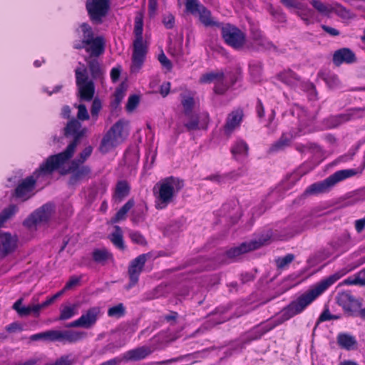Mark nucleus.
<instances>
[{
	"instance_id": "nucleus-1",
	"label": "nucleus",
	"mask_w": 365,
	"mask_h": 365,
	"mask_svg": "<svg viewBox=\"0 0 365 365\" xmlns=\"http://www.w3.org/2000/svg\"><path fill=\"white\" fill-rule=\"evenodd\" d=\"M341 277V275L340 274L334 273L312 286L307 291L298 296L282 310L281 317L282 320L287 321L294 316L302 313L313 302Z\"/></svg>"
},
{
	"instance_id": "nucleus-2",
	"label": "nucleus",
	"mask_w": 365,
	"mask_h": 365,
	"mask_svg": "<svg viewBox=\"0 0 365 365\" xmlns=\"http://www.w3.org/2000/svg\"><path fill=\"white\" fill-rule=\"evenodd\" d=\"M86 131L87 129L82 128L81 123L79 120L76 118L70 120L64 128V135L66 138L73 137V140L63 151L48 156L41 170L49 173L54 172L63 167L73 155L76 148Z\"/></svg>"
},
{
	"instance_id": "nucleus-3",
	"label": "nucleus",
	"mask_w": 365,
	"mask_h": 365,
	"mask_svg": "<svg viewBox=\"0 0 365 365\" xmlns=\"http://www.w3.org/2000/svg\"><path fill=\"white\" fill-rule=\"evenodd\" d=\"M184 186V180L177 177L169 176L161 180L153 190L155 207L158 210L167 208Z\"/></svg>"
},
{
	"instance_id": "nucleus-4",
	"label": "nucleus",
	"mask_w": 365,
	"mask_h": 365,
	"mask_svg": "<svg viewBox=\"0 0 365 365\" xmlns=\"http://www.w3.org/2000/svg\"><path fill=\"white\" fill-rule=\"evenodd\" d=\"M143 16L141 13L138 12L134 19L133 34L135 39L133 43L132 72H138L141 68L148 52V46L143 40Z\"/></svg>"
},
{
	"instance_id": "nucleus-5",
	"label": "nucleus",
	"mask_w": 365,
	"mask_h": 365,
	"mask_svg": "<svg viewBox=\"0 0 365 365\" xmlns=\"http://www.w3.org/2000/svg\"><path fill=\"white\" fill-rule=\"evenodd\" d=\"M356 174V170L354 169L338 170L323 181L313 183L307 187L304 193L306 195H314L326 192L336 183L351 178Z\"/></svg>"
},
{
	"instance_id": "nucleus-6",
	"label": "nucleus",
	"mask_w": 365,
	"mask_h": 365,
	"mask_svg": "<svg viewBox=\"0 0 365 365\" xmlns=\"http://www.w3.org/2000/svg\"><path fill=\"white\" fill-rule=\"evenodd\" d=\"M46 163V160L42 163L31 175L23 179L16 187L13 195L22 201H26L32 197L35 192L36 180L41 175H51L53 172H46L41 170V168Z\"/></svg>"
},
{
	"instance_id": "nucleus-7",
	"label": "nucleus",
	"mask_w": 365,
	"mask_h": 365,
	"mask_svg": "<svg viewBox=\"0 0 365 365\" xmlns=\"http://www.w3.org/2000/svg\"><path fill=\"white\" fill-rule=\"evenodd\" d=\"M272 237L270 230L262 233L258 239L252 240L250 242H242L238 247H232L226 252V255L229 258H235L242 254L257 250L262 246L269 244Z\"/></svg>"
},
{
	"instance_id": "nucleus-8",
	"label": "nucleus",
	"mask_w": 365,
	"mask_h": 365,
	"mask_svg": "<svg viewBox=\"0 0 365 365\" xmlns=\"http://www.w3.org/2000/svg\"><path fill=\"white\" fill-rule=\"evenodd\" d=\"M123 128L124 123L121 120H118L110 127L101 140L100 145L101 152L107 153L123 141Z\"/></svg>"
},
{
	"instance_id": "nucleus-9",
	"label": "nucleus",
	"mask_w": 365,
	"mask_h": 365,
	"mask_svg": "<svg viewBox=\"0 0 365 365\" xmlns=\"http://www.w3.org/2000/svg\"><path fill=\"white\" fill-rule=\"evenodd\" d=\"M336 302L347 317H356L357 310L362 305L363 299L356 297L351 291L347 290L336 294Z\"/></svg>"
},
{
	"instance_id": "nucleus-10",
	"label": "nucleus",
	"mask_w": 365,
	"mask_h": 365,
	"mask_svg": "<svg viewBox=\"0 0 365 365\" xmlns=\"http://www.w3.org/2000/svg\"><path fill=\"white\" fill-rule=\"evenodd\" d=\"M221 35L225 43L235 49L242 48L246 41L245 34L237 26L227 24L220 27Z\"/></svg>"
},
{
	"instance_id": "nucleus-11",
	"label": "nucleus",
	"mask_w": 365,
	"mask_h": 365,
	"mask_svg": "<svg viewBox=\"0 0 365 365\" xmlns=\"http://www.w3.org/2000/svg\"><path fill=\"white\" fill-rule=\"evenodd\" d=\"M110 0H87L86 8L91 21L100 24L110 9Z\"/></svg>"
},
{
	"instance_id": "nucleus-12",
	"label": "nucleus",
	"mask_w": 365,
	"mask_h": 365,
	"mask_svg": "<svg viewBox=\"0 0 365 365\" xmlns=\"http://www.w3.org/2000/svg\"><path fill=\"white\" fill-rule=\"evenodd\" d=\"M57 170H59V173L61 175H66L68 173L71 174L68 180L70 185H74L82 180L89 179L91 175L90 166L78 164V162H71L68 169H64L61 167Z\"/></svg>"
},
{
	"instance_id": "nucleus-13",
	"label": "nucleus",
	"mask_w": 365,
	"mask_h": 365,
	"mask_svg": "<svg viewBox=\"0 0 365 365\" xmlns=\"http://www.w3.org/2000/svg\"><path fill=\"white\" fill-rule=\"evenodd\" d=\"M54 212V205L51 202L43 205L32 212L24 222V225L31 227L41 223H46Z\"/></svg>"
},
{
	"instance_id": "nucleus-14",
	"label": "nucleus",
	"mask_w": 365,
	"mask_h": 365,
	"mask_svg": "<svg viewBox=\"0 0 365 365\" xmlns=\"http://www.w3.org/2000/svg\"><path fill=\"white\" fill-rule=\"evenodd\" d=\"M101 315L99 307H92L83 313L78 319L66 325V327H82L89 329L93 327Z\"/></svg>"
},
{
	"instance_id": "nucleus-15",
	"label": "nucleus",
	"mask_w": 365,
	"mask_h": 365,
	"mask_svg": "<svg viewBox=\"0 0 365 365\" xmlns=\"http://www.w3.org/2000/svg\"><path fill=\"white\" fill-rule=\"evenodd\" d=\"M147 260V255L142 254L133 259L128 267V276L130 287L135 285L138 280L140 273L143 272V267Z\"/></svg>"
},
{
	"instance_id": "nucleus-16",
	"label": "nucleus",
	"mask_w": 365,
	"mask_h": 365,
	"mask_svg": "<svg viewBox=\"0 0 365 365\" xmlns=\"http://www.w3.org/2000/svg\"><path fill=\"white\" fill-rule=\"evenodd\" d=\"M244 112L242 108L232 110L227 116L223 131L226 136H230L234 130L239 128L243 120Z\"/></svg>"
},
{
	"instance_id": "nucleus-17",
	"label": "nucleus",
	"mask_w": 365,
	"mask_h": 365,
	"mask_svg": "<svg viewBox=\"0 0 365 365\" xmlns=\"http://www.w3.org/2000/svg\"><path fill=\"white\" fill-rule=\"evenodd\" d=\"M356 60V54L349 48H341L335 51L332 56V62L336 66L343 63L351 64Z\"/></svg>"
},
{
	"instance_id": "nucleus-18",
	"label": "nucleus",
	"mask_w": 365,
	"mask_h": 365,
	"mask_svg": "<svg viewBox=\"0 0 365 365\" xmlns=\"http://www.w3.org/2000/svg\"><path fill=\"white\" fill-rule=\"evenodd\" d=\"M17 246V238L9 232L0 233V257H5L14 252Z\"/></svg>"
},
{
	"instance_id": "nucleus-19",
	"label": "nucleus",
	"mask_w": 365,
	"mask_h": 365,
	"mask_svg": "<svg viewBox=\"0 0 365 365\" xmlns=\"http://www.w3.org/2000/svg\"><path fill=\"white\" fill-rule=\"evenodd\" d=\"M85 61L87 63L92 80L103 81L105 76V70L101 63L96 58L86 57Z\"/></svg>"
},
{
	"instance_id": "nucleus-20",
	"label": "nucleus",
	"mask_w": 365,
	"mask_h": 365,
	"mask_svg": "<svg viewBox=\"0 0 365 365\" xmlns=\"http://www.w3.org/2000/svg\"><path fill=\"white\" fill-rule=\"evenodd\" d=\"M130 185L127 180H118L115 185L112 200L115 203H120L130 192Z\"/></svg>"
},
{
	"instance_id": "nucleus-21",
	"label": "nucleus",
	"mask_w": 365,
	"mask_h": 365,
	"mask_svg": "<svg viewBox=\"0 0 365 365\" xmlns=\"http://www.w3.org/2000/svg\"><path fill=\"white\" fill-rule=\"evenodd\" d=\"M230 152L236 160H242L248 156L249 145L244 140L237 139L232 145Z\"/></svg>"
},
{
	"instance_id": "nucleus-22",
	"label": "nucleus",
	"mask_w": 365,
	"mask_h": 365,
	"mask_svg": "<svg viewBox=\"0 0 365 365\" xmlns=\"http://www.w3.org/2000/svg\"><path fill=\"white\" fill-rule=\"evenodd\" d=\"M105 51L104 39L101 36H97L91 41L86 48V51L89 53L88 57L96 58L102 55Z\"/></svg>"
},
{
	"instance_id": "nucleus-23",
	"label": "nucleus",
	"mask_w": 365,
	"mask_h": 365,
	"mask_svg": "<svg viewBox=\"0 0 365 365\" xmlns=\"http://www.w3.org/2000/svg\"><path fill=\"white\" fill-rule=\"evenodd\" d=\"M151 354V350L148 346H140L129 350L123 354V360L125 361H140L146 358Z\"/></svg>"
},
{
	"instance_id": "nucleus-24",
	"label": "nucleus",
	"mask_w": 365,
	"mask_h": 365,
	"mask_svg": "<svg viewBox=\"0 0 365 365\" xmlns=\"http://www.w3.org/2000/svg\"><path fill=\"white\" fill-rule=\"evenodd\" d=\"M91 257L94 262L101 265H105L109 261H114L113 253L106 247L94 249Z\"/></svg>"
},
{
	"instance_id": "nucleus-25",
	"label": "nucleus",
	"mask_w": 365,
	"mask_h": 365,
	"mask_svg": "<svg viewBox=\"0 0 365 365\" xmlns=\"http://www.w3.org/2000/svg\"><path fill=\"white\" fill-rule=\"evenodd\" d=\"M277 78L287 86L294 87L301 83V77L291 69L279 73Z\"/></svg>"
},
{
	"instance_id": "nucleus-26",
	"label": "nucleus",
	"mask_w": 365,
	"mask_h": 365,
	"mask_svg": "<svg viewBox=\"0 0 365 365\" xmlns=\"http://www.w3.org/2000/svg\"><path fill=\"white\" fill-rule=\"evenodd\" d=\"M338 345L347 351L353 350L357 345V341L354 336L344 332L339 333L336 336Z\"/></svg>"
},
{
	"instance_id": "nucleus-27",
	"label": "nucleus",
	"mask_w": 365,
	"mask_h": 365,
	"mask_svg": "<svg viewBox=\"0 0 365 365\" xmlns=\"http://www.w3.org/2000/svg\"><path fill=\"white\" fill-rule=\"evenodd\" d=\"M199 20L205 27H217L222 26V23L216 21L212 16L211 11L205 6H201L199 11Z\"/></svg>"
},
{
	"instance_id": "nucleus-28",
	"label": "nucleus",
	"mask_w": 365,
	"mask_h": 365,
	"mask_svg": "<svg viewBox=\"0 0 365 365\" xmlns=\"http://www.w3.org/2000/svg\"><path fill=\"white\" fill-rule=\"evenodd\" d=\"M77 87L81 100L90 101L93 99L95 93V85L93 81Z\"/></svg>"
},
{
	"instance_id": "nucleus-29",
	"label": "nucleus",
	"mask_w": 365,
	"mask_h": 365,
	"mask_svg": "<svg viewBox=\"0 0 365 365\" xmlns=\"http://www.w3.org/2000/svg\"><path fill=\"white\" fill-rule=\"evenodd\" d=\"M292 136L287 133H282L280 138L270 147V152H278L289 146Z\"/></svg>"
},
{
	"instance_id": "nucleus-30",
	"label": "nucleus",
	"mask_w": 365,
	"mask_h": 365,
	"mask_svg": "<svg viewBox=\"0 0 365 365\" xmlns=\"http://www.w3.org/2000/svg\"><path fill=\"white\" fill-rule=\"evenodd\" d=\"M135 201L133 198L128 200L123 206L116 212L114 217L111 218L113 223L118 222L126 218L127 213L133 207Z\"/></svg>"
},
{
	"instance_id": "nucleus-31",
	"label": "nucleus",
	"mask_w": 365,
	"mask_h": 365,
	"mask_svg": "<svg viewBox=\"0 0 365 365\" xmlns=\"http://www.w3.org/2000/svg\"><path fill=\"white\" fill-rule=\"evenodd\" d=\"M109 239L115 247L120 250H125V245L123 240V232L119 226H115V231L110 234Z\"/></svg>"
},
{
	"instance_id": "nucleus-32",
	"label": "nucleus",
	"mask_w": 365,
	"mask_h": 365,
	"mask_svg": "<svg viewBox=\"0 0 365 365\" xmlns=\"http://www.w3.org/2000/svg\"><path fill=\"white\" fill-rule=\"evenodd\" d=\"M181 104L183 108V114L185 115H190L195 105L193 96L190 94H181Z\"/></svg>"
},
{
	"instance_id": "nucleus-33",
	"label": "nucleus",
	"mask_w": 365,
	"mask_h": 365,
	"mask_svg": "<svg viewBox=\"0 0 365 365\" xmlns=\"http://www.w3.org/2000/svg\"><path fill=\"white\" fill-rule=\"evenodd\" d=\"M225 78V73L223 71H217V72H209L202 74L200 79L199 82L200 83H210L212 82H217L219 80H222Z\"/></svg>"
},
{
	"instance_id": "nucleus-34",
	"label": "nucleus",
	"mask_w": 365,
	"mask_h": 365,
	"mask_svg": "<svg viewBox=\"0 0 365 365\" xmlns=\"http://www.w3.org/2000/svg\"><path fill=\"white\" fill-rule=\"evenodd\" d=\"M19 210L17 205L11 204L0 213V227L5 222L11 218Z\"/></svg>"
},
{
	"instance_id": "nucleus-35",
	"label": "nucleus",
	"mask_w": 365,
	"mask_h": 365,
	"mask_svg": "<svg viewBox=\"0 0 365 365\" xmlns=\"http://www.w3.org/2000/svg\"><path fill=\"white\" fill-rule=\"evenodd\" d=\"M188 118V121L184 123L183 125L187 130V131H193L200 129L199 123H200V118L198 115L194 114L191 113L190 115H185Z\"/></svg>"
},
{
	"instance_id": "nucleus-36",
	"label": "nucleus",
	"mask_w": 365,
	"mask_h": 365,
	"mask_svg": "<svg viewBox=\"0 0 365 365\" xmlns=\"http://www.w3.org/2000/svg\"><path fill=\"white\" fill-rule=\"evenodd\" d=\"M349 121L365 118V107L351 108L346 110Z\"/></svg>"
},
{
	"instance_id": "nucleus-37",
	"label": "nucleus",
	"mask_w": 365,
	"mask_h": 365,
	"mask_svg": "<svg viewBox=\"0 0 365 365\" xmlns=\"http://www.w3.org/2000/svg\"><path fill=\"white\" fill-rule=\"evenodd\" d=\"M126 313L125 307L123 303H119L115 306L111 307L108 309V316L120 319L125 316Z\"/></svg>"
},
{
	"instance_id": "nucleus-38",
	"label": "nucleus",
	"mask_w": 365,
	"mask_h": 365,
	"mask_svg": "<svg viewBox=\"0 0 365 365\" xmlns=\"http://www.w3.org/2000/svg\"><path fill=\"white\" fill-rule=\"evenodd\" d=\"M81 29L83 33V43L88 45L91 41L95 39L93 29L87 23H83L81 25Z\"/></svg>"
},
{
	"instance_id": "nucleus-39",
	"label": "nucleus",
	"mask_w": 365,
	"mask_h": 365,
	"mask_svg": "<svg viewBox=\"0 0 365 365\" xmlns=\"http://www.w3.org/2000/svg\"><path fill=\"white\" fill-rule=\"evenodd\" d=\"M76 83L77 86L86 84L91 80L88 79L87 70L86 68H77L75 70Z\"/></svg>"
},
{
	"instance_id": "nucleus-40",
	"label": "nucleus",
	"mask_w": 365,
	"mask_h": 365,
	"mask_svg": "<svg viewBox=\"0 0 365 365\" xmlns=\"http://www.w3.org/2000/svg\"><path fill=\"white\" fill-rule=\"evenodd\" d=\"M68 343L74 344L86 337L87 334L82 331L68 329Z\"/></svg>"
},
{
	"instance_id": "nucleus-41",
	"label": "nucleus",
	"mask_w": 365,
	"mask_h": 365,
	"mask_svg": "<svg viewBox=\"0 0 365 365\" xmlns=\"http://www.w3.org/2000/svg\"><path fill=\"white\" fill-rule=\"evenodd\" d=\"M51 341H59L63 344L68 343V331L67 330H51Z\"/></svg>"
},
{
	"instance_id": "nucleus-42",
	"label": "nucleus",
	"mask_w": 365,
	"mask_h": 365,
	"mask_svg": "<svg viewBox=\"0 0 365 365\" xmlns=\"http://www.w3.org/2000/svg\"><path fill=\"white\" fill-rule=\"evenodd\" d=\"M305 173H302L300 170H297L292 172L290 174H288L285 179L288 184V187H291L294 186L295 183L298 182Z\"/></svg>"
},
{
	"instance_id": "nucleus-43",
	"label": "nucleus",
	"mask_w": 365,
	"mask_h": 365,
	"mask_svg": "<svg viewBox=\"0 0 365 365\" xmlns=\"http://www.w3.org/2000/svg\"><path fill=\"white\" fill-rule=\"evenodd\" d=\"M305 173H302L300 170H297L292 172L290 174H288L285 179L288 184V187H291L294 186L295 183L298 182Z\"/></svg>"
},
{
	"instance_id": "nucleus-44",
	"label": "nucleus",
	"mask_w": 365,
	"mask_h": 365,
	"mask_svg": "<svg viewBox=\"0 0 365 365\" xmlns=\"http://www.w3.org/2000/svg\"><path fill=\"white\" fill-rule=\"evenodd\" d=\"M75 363V359L72 354L63 355L56 360L54 363L46 364L45 365H73Z\"/></svg>"
},
{
	"instance_id": "nucleus-45",
	"label": "nucleus",
	"mask_w": 365,
	"mask_h": 365,
	"mask_svg": "<svg viewBox=\"0 0 365 365\" xmlns=\"http://www.w3.org/2000/svg\"><path fill=\"white\" fill-rule=\"evenodd\" d=\"M294 259L293 254H287L282 257H279L276 259V264L278 269H284L289 265Z\"/></svg>"
},
{
	"instance_id": "nucleus-46",
	"label": "nucleus",
	"mask_w": 365,
	"mask_h": 365,
	"mask_svg": "<svg viewBox=\"0 0 365 365\" xmlns=\"http://www.w3.org/2000/svg\"><path fill=\"white\" fill-rule=\"evenodd\" d=\"M202 6L197 0H186L185 2L186 10L192 14L199 13Z\"/></svg>"
},
{
	"instance_id": "nucleus-47",
	"label": "nucleus",
	"mask_w": 365,
	"mask_h": 365,
	"mask_svg": "<svg viewBox=\"0 0 365 365\" xmlns=\"http://www.w3.org/2000/svg\"><path fill=\"white\" fill-rule=\"evenodd\" d=\"M129 237L133 243L145 245L147 244V241L144 236L138 231H131L129 233Z\"/></svg>"
},
{
	"instance_id": "nucleus-48",
	"label": "nucleus",
	"mask_w": 365,
	"mask_h": 365,
	"mask_svg": "<svg viewBox=\"0 0 365 365\" xmlns=\"http://www.w3.org/2000/svg\"><path fill=\"white\" fill-rule=\"evenodd\" d=\"M229 88V86L225 81L224 78L215 83L213 91L217 95L225 94Z\"/></svg>"
},
{
	"instance_id": "nucleus-49",
	"label": "nucleus",
	"mask_w": 365,
	"mask_h": 365,
	"mask_svg": "<svg viewBox=\"0 0 365 365\" xmlns=\"http://www.w3.org/2000/svg\"><path fill=\"white\" fill-rule=\"evenodd\" d=\"M93 148L91 146L86 147L78 155L77 159L72 162H78V164H83L88 158L91 155Z\"/></svg>"
},
{
	"instance_id": "nucleus-50",
	"label": "nucleus",
	"mask_w": 365,
	"mask_h": 365,
	"mask_svg": "<svg viewBox=\"0 0 365 365\" xmlns=\"http://www.w3.org/2000/svg\"><path fill=\"white\" fill-rule=\"evenodd\" d=\"M263 71V64L260 61H257L250 65V72L252 76L259 78L262 76Z\"/></svg>"
},
{
	"instance_id": "nucleus-51",
	"label": "nucleus",
	"mask_w": 365,
	"mask_h": 365,
	"mask_svg": "<svg viewBox=\"0 0 365 365\" xmlns=\"http://www.w3.org/2000/svg\"><path fill=\"white\" fill-rule=\"evenodd\" d=\"M102 108L101 101L99 98H95L91 105V113L92 118L94 119V120H96L98 116V113L101 111Z\"/></svg>"
},
{
	"instance_id": "nucleus-52",
	"label": "nucleus",
	"mask_w": 365,
	"mask_h": 365,
	"mask_svg": "<svg viewBox=\"0 0 365 365\" xmlns=\"http://www.w3.org/2000/svg\"><path fill=\"white\" fill-rule=\"evenodd\" d=\"M75 315V308L73 307H65L60 312L59 320H66L71 319Z\"/></svg>"
},
{
	"instance_id": "nucleus-53",
	"label": "nucleus",
	"mask_w": 365,
	"mask_h": 365,
	"mask_svg": "<svg viewBox=\"0 0 365 365\" xmlns=\"http://www.w3.org/2000/svg\"><path fill=\"white\" fill-rule=\"evenodd\" d=\"M78 113H77V120H87L89 119L90 116L88 113L86 106L84 104H79L77 106Z\"/></svg>"
},
{
	"instance_id": "nucleus-54",
	"label": "nucleus",
	"mask_w": 365,
	"mask_h": 365,
	"mask_svg": "<svg viewBox=\"0 0 365 365\" xmlns=\"http://www.w3.org/2000/svg\"><path fill=\"white\" fill-rule=\"evenodd\" d=\"M51 336H52L51 330H48L46 331L32 334L30 336V339L31 341H37V340L43 339V340L51 341Z\"/></svg>"
},
{
	"instance_id": "nucleus-55",
	"label": "nucleus",
	"mask_w": 365,
	"mask_h": 365,
	"mask_svg": "<svg viewBox=\"0 0 365 365\" xmlns=\"http://www.w3.org/2000/svg\"><path fill=\"white\" fill-rule=\"evenodd\" d=\"M324 124L328 128L332 129L339 126L340 122L336 115H331L324 120Z\"/></svg>"
},
{
	"instance_id": "nucleus-56",
	"label": "nucleus",
	"mask_w": 365,
	"mask_h": 365,
	"mask_svg": "<svg viewBox=\"0 0 365 365\" xmlns=\"http://www.w3.org/2000/svg\"><path fill=\"white\" fill-rule=\"evenodd\" d=\"M163 24L167 29H173L175 26V16L170 13L164 15Z\"/></svg>"
},
{
	"instance_id": "nucleus-57",
	"label": "nucleus",
	"mask_w": 365,
	"mask_h": 365,
	"mask_svg": "<svg viewBox=\"0 0 365 365\" xmlns=\"http://www.w3.org/2000/svg\"><path fill=\"white\" fill-rule=\"evenodd\" d=\"M158 61L163 67L166 68L168 71H171L173 68L172 62L168 58L165 54L162 51L158 56Z\"/></svg>"
},
{
	"instance_id": "nucleus-58",
	"label": "nucleus",
	"mask_w": 365,
	"mask_h": 365,
	"mask_svg": "<svg viewBox=\"0 0 365 365\" xmlns=\"http://www.w3.org/2000/svg\"><path fill=\"white\" fill-rule=\"evenodd\" d=\"M63 293V291H59L57 293H56L55 294L48 297L44 302L39 304L41 309H44L46 307L50 306L51 304H52L55 302V300H56L59 297L61 296V294Z\"/></svg>"
},
{
	"instance_id": "nucleus-59",
	"label": "nucleus",
	"mask_w": 365,
	"mask_h": 365,
	"mask_svg": "<svg viewBox=\"0 0 365 365\" xmlns=\"http://www.w3.org/2000/svg\"><path fill=\"white\" fill-rule=\"evenodd\" d=\"M312 6L322 14H327L329 9L326 4L318 0H313L311 2Z\"/></svg>"
},
{
	"instance_id": "nucleus-60",
	"label": "nucleus",
	"mask_w": 365,
	"mask_h": 365,
	"mask_svg": "<svg viewBox=\"0 0 365 365\" xmlns=\"http://www.w3.org/2000/svg\"><path fill=\"white\" fill-rule=\"evenodd\" d=\"M331 317V314L330 313L329 309L328 307H325L322 312L320 314L319 317L317 319V324H319L322 322L330 321Z\"/></svg>"
},
{
	"instance_id": "nucleus-61",
	"label": "nucleus",
	"mask_w": 365,
	"mask_h": 365,
	"mask_svg": "<svg viewBox=\"0 0 365 365\" xmlns=\"http://www.w3.org/2000/svg\"><path fill=\"white\" fill-rule=\"evenodd\" d=\"M81 281V277L72 276L68 281L66 283L64 288L62 291L71 289L72 287L78 285Z\"/></svg>"
},
{
	"instance_id": "nucleus-62",
	"label": "nucleus",
	"mask_w": 365,
	"mask_h": 365,
	"mask_svg": "<svg viewBox=\"0 0 365 365\" xmlns=\"http://www.w3.org/2000/svg\"><path fill=\"white\" fill-rule=\"evenodd\" d=\"M310 226H311V223L309 222V220H302L298 222V224L297 225V228L294 232V234H297V233L302 232L304 230L308 229Z\"/></svg>"
},
{
	"instance_id": "nucleus-63",
	"label": "nucleus",
	"mask_w": 365,
	"mask_h": 365,
	"mask_svg": "<svg viewBox=\"0 0 365 365\" xmlns=\"http://www.w3.org/2000/svg\"><path fill=\"white\" fill-rule=\"evenodd\" d=\"M351 283L354 284L365 285V269L359 272L358 276Z\"/></svg>"
},
{
	"instance_id": "nucleus-64",
	"label": "nucleus",
	"mask_w": 365,
	"mask_h": 365,
	"mask_svg": "<svg viewBox=\"0 0 365 365\" xmlns=\"http://www.w3.org/2000/svg\"><path fill=\"white\" fill-rule=\"evenodd\" d=\"M354 227L357 233H361L365 228V216L354 222Z\"/></svg>"
}]
</instances>
